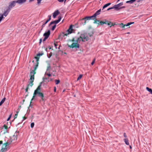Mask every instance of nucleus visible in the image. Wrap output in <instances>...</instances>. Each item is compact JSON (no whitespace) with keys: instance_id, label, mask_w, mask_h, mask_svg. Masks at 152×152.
Here are the masks:
<instances>
[{"instance_id":"nucleus-1","label":"nucleus","mask_w":152,"mask_h":152,"mask_svg":"<svg viewBox=\"0 0 152 152\" xmlns=\"http://www.w3.org/2000/svg\"><path fill=\"white\" fill-rule=\"evenodd\" d=\"M12 142V140H9L7 142L4 143L2 146L1 149V152H6L8 148V146L11 144Z\"/></svg>"},{"instance_id":"nucleus-2","label":"nucleus","mask_w":152,"mask_h":152,"mask_svg":"<svg viewBox=\"0 0 152 152\" xmlns=\"http://www.w3.org/2000/svg\"><path fill=\"white\" fill-rule=\"evenodd\" d=\"M37 94H38V96L39 97L41 98V99L40 100V102L42 101H44L45 100L44 96V95L41 92H39L36 93L35 94H34L32 98L31 99V101L30 102L29 107L31 106V101L32 100H33L35 98V97L36 96Z\"/></svg>"},{"instance_id":"nucleus-3","label":"nucleus","mask_w":152,"mask_h":152,"mask_svg":"<svg viewBox=\"0 0 152 152\" xmlns=\"http://www.w3.org/2000/svg\"><path fill=\"white\" fill-rule=\"evenodd\" d=\"M80 38L83 42H85V41H87L89 39L88 37L87 36L86 34H81L80 36Z\"/></svg>"},{"instance_id":"nucleus-4","label":"nucleus","mask_w":152,"mask_h":152,"mask_svg":"<svg viewBox=\"0 0 152 152\" xmlns=\"http://www.w3.org/2000/svg\"><path fill=\"white\" fill-rule=\"evenodd\" d=\"M61 16H59L58 17V19L57 20H55L51 22L49 24V26L50 27L51 25L55 24V25H56V24L58 23L61 20Z\"/></svg>"},{"instance_id":"nucleus-5","label":"nucleus","mask_w":152,"mask_h":152,"mask_svg":"<svg viewBox=\"0 0 152 152\" xmlns=\"http://www.w3.org/2000/svg\"><path fill=\"white\" fill-rule=\"evenodd\" d=\"M16 1H13L10 2L9 3V6L7 8L8 9H10V10L13 7H14L16 4V3H17L16 2Z\"/></svg>"},{"instance_id":"nucleus-6","label":"nucleus","mask_w":152,"mask_h":152,"mask_svg":"<svg viewBox=\"0 0 152 152\" xmlns=\"http://www.w3.org/2000/svg\"><path fill=\"white\" fill-rule=\"evenodd\" d=\"M73 25H71L70 26L69 28L67 30L66 32H67V34H71L74 31V30L73 29Z\"/></svg>"},{"instance_id":"nucleus-7","label":"nucleus","mask_w":152,"mask_h":152,"mask_svg":"<svg viewBox=\"0 0 152 152\" xmlns=\"http://www.w3.org/2000/svg\"><path fill=\"white\" fill-rule=\"evenodd\" d=\"M89 16H86L81 20L82 24L84 25L86 24V21L87 20H91Z\"/></svg>"},{"instance_id":"nucleus-8","label":"nucleus","mask_w":152,"mask_h":152,"mask_svg":"<svg viewBox=\"0 0 152 152\" xmlns=\"http://www.w3.org/2000/svg\"><path fill=\"white\" fill-rule=\"evenodd\" d=\"M36 72L34 71H31L30 72V80H34V75L36 74Z\"/></svg>"},{"instance_id":"nucleus-9","label":"nucleus","mask_w":152,"mask_h":152,"mask_svg":"<svg viewBox=\"0 0 152 152\" xmlns=\"http://www.w3.org/2000/svg\"><path fill=\"white\" fill-rule=\"evenodd\" d=\"M69 47L71 48H79V45L78 43H73L72 44L69 46Z\"/></svg>"},{"instance_id":"nucleus-10","label":"nucleus","mask_w":152,"mask_h":152,"mask_svg":"<svg viewBox=\"0 0 152 152\" xmlns=\"http://www.w3.org/2000/svg\"><path fill=\"white\" fill-rule=\"evenodd\" d=\"M34 58L36 59V64L35 65L34 67V70H32V71H36V70L39 64V58L38 57H35Z\"/></svg>"},{"instance_id":"nucleus-11","label":"nucleus","mask_w":152,"mask_h":152,"mask_svg":"<svg viewBox=\"0 0 152 152\" xmlns=\"http://www.w3.org/2000/svg\"><path fill=\"white\" fill-rule=\"evenodd\" d=\"M123 4V2H121L118 4L114 5V6L115 7V9L117 10H120V7L122 6Z\"/></svg>"},{"instance_id":"nucleus-12","label":"nucleus","mask_w":152,"mask_h":152,"mask_svg":"<svg viewBox=\"0 0 152 152\" xmlns=\"http://www.w3.org/2000/svg\"><path fill=\"white\" fill-rule=\"evenodd\" d=\"M48 19L43 24L42 26V28L41 30H42L43 28L45 26V25L47 24L50 20L51 19V15H49L48 16Z\"/></svg>"},{"instance_id":"nucleus-13","label":"nucleus","mask_w":152,"mask_h":152,"mask_svg":"<svg viewBox=\"0 0 152 152\" xmlns=\"http://www.w3.org/2000/svg\"><path fill=\"white\" fill-rule=\"evenodd\" d=\"M67 33H65V32H63L61 33L58 36V38L59 39H62L63 37L65 36H67L68 34H67Z\"/></svg>"},{"instance_id":"nucleus-14","label":"nucleus","mask_w":152,"mask_h":152,"mask_svg":"<svg viewBox=\"0 0 152 152\" xmlns=\"http://www.w3.org/2000/svg\"><path fill=\"white\" fill-rule=\"evenodd\" d=\"M42 83V82L40 83V84L38 86L37 89L35 90L34 94H35L37 93L40 92L39 91L40 90L41 85Z\"/></svg>"},{"instance_id":"nucleus-15","label":"nucleus","mask_w":152,"mask_h":152,"mask_svg":"<svg viewBox=\"0 0 152 152\" xmlns=\"http://www.w3.org/2000/svg\"><path fill=\"white\" fill-rule=\"evenodd\" d=\"M10 11V9H8V8H7V9L4 12L3 14H2V15H3L5 17H6L8 15Z\"/></svg>"},{"instance_id":"nucleus-16","label":"nucleus","mask_w":152,"mask_h":152,"mask_svg":"<svg viewBox=\"0 0 152 152\" xmlns=\"http://www.w3.org/2000/svg\"><path fill=\"white\" fill-rule=\"evenodd\" d=\"M50 34V31L48 30L47 32H45L43 34V36L45 37H46L48 38Z\"/></svg>"},{"instance_id":"nucleus-17","label":"nucleus","mask_w":152,"mask_h":152,"mask_svg":"<svg viewBox=\"0 0 152 152\" xmlns=\"http://www.w3.org/2000/svg\"><path fill=\"white\" fill-rule=\"evenodd\" d=\"M60 13L59 12L58 10H57L55 11L53 14V17L54 18H55L56 16L59 14Z\"/></svg>"},{"instance_id":"nucleus-18","label":"nucleus","mask_w":152,"mask_h":152,"mask_svg":"<svg viewBox=\"0 0 152 152\" xmlns=\"http://www.w3.org/2000/svg\"><path fill=\"white\" fill-rule=\"evenodd\" d=\"M27 0H17L16 1L17 3L20 4H22L26 2Z\"/></svg>"},{"instance_id":"nucleus-19","label":"nucleus","mask_w":152,"mask_h":152,"mask_svg":"<svg viewBox=\"0 0 152 152\" xmlns=\"http://www.w3.org/2000/svg\"><path fill=\"white\" fill-rule=\"evenodd\" d=\"M80 37H75V38H73L71 41L72 42H76V43H77L78 42L80 41Z\"/></svg>"},{"instance_id":"nucleus-20","label":"nucleus","mask_w":152,"mask_h":152,"mask_svg":"<svg viewBox=\"0 0 152 152\" xmlns=\"http://www.w3.org/2000/svg\"><path fill=\"white\" fill-rule=\"evenodd\" d=\"M101 11V9H100L98 10L97 11H96V12L94 14V16L96 17L97 15H99L100 14V12Z\"/></svg>"},{"instance_id":"nucleus-21","label":"nucleus","mask_w":152,"mask_h":152,"mask_svg":"<svg viewBox=\"0 0 152 152\" xmlns=\"http://www.w3.org/2000/svg\"><path fill=\"white\" fill-rule=\"evenodd\" d=\"M125 143L127 145H129V140L127 138H125L124 140Z\"/></svg>"},{"instance_id":"nucleus-22","label":"nucleus","mask_w":152,"mask_h":152,"mask_svg":"<svg viewBox=\"0 0 152 152\" xmlns=\"http://www.w3.org/2000/svg\"><path fill=\"white\" fill-rule=\"evenodd\" d=\"M111 4V3H109L105 4L103 7L102 10H103L104 9L107 7Z\"/></svg>"},{"instance_id":"nucleus-23","label":"nucleus","mask_w":152,"mask_h":152,"mask_svg":"<svg viewBox=\"0 0 152 152\" xmlns=\"http://www.w3.org/2000/svg\"><path fill=\"white\" fill-rule=\"evenodd\" d=\"M136 1L135 0H130L129 1H127L126 2V3H129L130 4H132L134 2Z\"/></svg>"},{"instance_id":"nucleus-24","label":"nucleus","mask_w":152,"mask_h":152,"mask_svg":"<svg viewBox=\"0 0 152 152\" xmlns=\"http://www.w3.org/2000/svg\"><path fill=\"white\" fill-rule=\"evenodd\" d=\"M6 99L5 97L0 102V106H1L4 102Z\"/></svg>"},{"instance_id":"nucleus-25","label":"nucleus","mask_w":152,"mask_h":152,"mask_svg":"<svg viewBox=\"0 0 152 152\" xmlns=\"http://www.w3.org/2000/svg\"><path fill=\"white\" fill-rule=\"evenodd\" d=\"M146 89L147 91H148L150 93L152 94V89L151 88H149L148 87H147L146 88Z\"/></svg>"},{"instance_id":"nucleus-26","label":"nucleus","mask_w":152,"mask_h":152,"mask_svg":"<svg viewBox=\"0 0 152 152\" xmlns=\"http://www.w3.org/2000/svg\"><path fill=\"white\" fill-rule=\"evenodd\" d=\"M118 25H119L120 27L122 28H124L125 26H126V25H124L123 23H121L118 24Z\"/></svg>"},{"instance_id":"nucleus-27","label":"nucleus","mask_w":152,"mask_h":152,"mask_svg":"<svg viewBox=\"0 0 152 152\" xmlns=\"http://www.w3.org/2000/svg\"><path fill=\"white\" fill-rule=\"evenodd\" d=\"M3 16V15H2V14H0V23L2 21L3 19L4 18Z\"/></svg>"},{"instance_id":"nucleus-28","label":"nucleus","mask_w":152,"mask_h":152,"mask_svg":"<svg viewBox=\"0 0 152 152\" xmlns=\"http://www.w3.org/2000/svg\"><path fill=\"white\" fill-rule=\"evenodd\" d=\"M34 81L33 80H30V82L29 83L30 85H29V86L31 87H32V86L33 85V82Z\"/></svg>"},{"instance_id":"nucleus-29","label":"nucleus","mask_w":152,"mask_h":152,"mask_svg":"<svg viewBox=\"0 0 152 152\" xmlns=\"http://www.w3.org/2000/svg\"><path fill=\"white\" fill-rule=\"evenodd\" d=\"M104 23H104V21H100L99 22V23H98V25H102L104 24Z\"/></svg>"},{"instance_id":"nucleus-30","label":"nucleus","mask_w":152,"mask_h":152,"mask_svg":"<svg viewBox=\"0 0 152 152\" xmlns=\"http://www.w3.org/2000/svg\"><path fill=\"white\" fill-rule=\"evenodd\" d=\"M100 21V20H97V19H96L94 22V23H96L98 24V23H99V22Z\"/></svg>"},{"instance_id":"nucleus-31","label":"nucleus","mask_w":152,"mask_h":152,"mask_svg":"<svg viewBox=\"0 0 152 152\" xmlns=\"http://www.w3.org/2000/svg\"><path fill=\"white\" fill-rule=\"evenodd\" d=\"M43 54V53H39L37 54V56H36L35 57H38L39 58V56H42Z\"/></svg>"},{"instance_id":"nucleus-32","label":"nucleus","mask_w":152,"mask_h":152,"mask_svg":"<svg viewBox=\"0 0 152 152\" xmlns=\"http://www.w3.org/2000/svg\"><path fill=\"white\" fill-rule=\"evenodd\" d=\"M55 82L56 84V85L58 84L60 82V80H55Z\"/></svg>"},{"instance_id":"nucleus-33","label":"nucleus","mask_w":152,"mask_h":152,"mask_svg":"<svg viewBox=\"0 0 152 152\" xmlns=\"http://www.w3.org/2000/svg\"><path fill=\"white\" fill-rule=\"evenodd\" d=\"M13 139H14V140H17V135H16V136L14 135L13 136L12 138H11V140H13Z\"/></svg>"},{"instance_id":"nucleus-34","label":"nucleus","mask_w":152,"mask_h":152,"mask_svg":"<svg viewBox=\"0 0 152 152\" xmlns=\"http://www.w3.org/2000/svg\"><path fill=\"white\" fill-rule=\"evenodd\" d=\"M134 22H130L126 24V26H129V25L134 23Z\"/></svg>"},{"instance_id":"nucleus-35","label":"nucleus","mask_w":152,"mask_h":152,"mask_svg":"<svg viewBox=\"0 0 152 152\" xmlns=\"http://www.w3.org/2000/svg\"><path fill=\"white\" fill-rule=\"evenodd\" d=\"M107 25L108 26H110V27H111L112 26H113L115 24H113L111 22H109L108 23Z\"/></svg>"},{"instance_id":"nucleus-36","label":"nucleus","mask_w":152,"mask_h":152,"mask_svg":"<svg viewBox=\"0 0 152 152\" xmlns=\"http://www.w3.org/2000/svg\"><path fill=\"white\" fill-rule=\"evenodd\" d=\"M82 76V75H80L77 78V81H78L81 79Z\"/></svg>"},{"instance_id":"nucleus-37","label":"nucleus","mask_w":152,"mask_h":152,"mask_svg":"<svg viewBox=\"0 0 152 152\" xmlns=\"http://www.w3.org/2000/svg\"><path fill=\"white\" fill-rule=\"evenodd\" d=\"M56 27V25H54L51 28V30L52 31H53L55 29Z\"/></svg>"},{"instance_id":"nucleus-38","label":"nucleus","mask_w":152,"mask_h":152,"mask_svg":"<svg viewBox=\"0 0 152 152\" xmlns=\"http://www.w3.org/2000/svg\"><path fill=\"white\" fill-rule=\"evenodd\" d=\"M3 128H4L6 130V131H7V129L8 128V127L6 125L4 124L3 126Z\"/></svg>"},{"instance_id":"nucleus-39","label":"nucleus","mask_w":152,"mask_h":152,"mask_svg":"<svg viewBox=\"0 0 152 152\" xmlns=\"http://www.w3.org/2000/svg\"><path fill=\"white\" fill-rule=\"evenodd\" d=\"M113 9H115V7H114V6L113 7H110V8H108L107 9V11H108V10H110Z\"/></svg>"},{"instance_id":"nucleus-40","label":"nucleus","mask_w":152,"mask_h":152,"mask_svg":"<svg viewBox=\"0 0 152 152\" xmlns=\"http://www.w3.org/2000/svg\"><path fill=\"white\" fill-rule=\"evenodd\" d=\"M34 122H33V123H31V128H33L34 126Z\"/></svg>"},{"instance_id":"nucleus-41","label":"nucleus","mask_w":152,"mask_h":152,"mask_svg":"<svg viewBox=\"0 0 152 152\" xmlns=\"http://www.w3.org/2000/svg\"><path fill=\"white\" fill-rule=\"evenodd\" d=\"M52 53L50 52V53L49 56H48V55H47L48 57L49 58H50L51 57V56H52Z\"/></svg>"},{"instance_id":"nucleus-42","label":"nucleus","mask_w":152,"mask_h":152,"mask_svg":"<svg viewBox=\"0 0 152 152\" xmlns=\"http://www.w3.org/2000/svg\"><path fill=\"white\" fill-rule=\"evenodd\" d=\"M18 112H17V113L16 114H15V116H14V119H15V118H17V115H18Z\"/></svg>"},{"instance_id":"nucleus-43","label":"nucleus","mask_w":152,"mask_h":152,"mask_svg":"<svg viewBox=\"0 0 152 152\" xmlns=\"http://www.w3.org/2000/svg\"><path fill=\"white\" fill-rule=\"evenodd\" d=\"M48 78H47V77H43V80L44 81H45V80H48Z\"/></svg>"},{"instance_id":"nucleus-44","label":"nucleus","mask_w":152,"mask_h":152,"mask_svg":"<svg viewBox=\"0 0 152 152\" xmlns=\"http://www.w3.org/2000/svg\"><path fill=\"white\" fill-rule=\"evenodd\" d=\"M50 68V66H49L47 67V71H48V70H49Z\"/></svg>"},{"instance_id":"nucleus-45","label":"nucleus","mask_w":152,"mask_h":152,"mask_svg":"<svg viewBox=\"0 0 152 152\" xmlns=\"http://www.w3.org/2000/svg\"><path fill=\"white\" fill-rule=\"evenodd\" d=\"M89 17H90V18L91 19L92 18H95L96 17L95 16H94V14L92 16H89Z\"/></svg>"},{"instance_id":"nucleus-46","label":"nucleus","mask_w":152,"mask_h":152,"mask_svg":"<svg viewBox=\"0 0 152 152\" xmlns=\"http://www.w3.org/2000/svg\"><path fill=\"white\" fill-rule=\"evenodd\" d=\"M53 80V79L52 78H50V79L48 78V82H49V81H52Z\"/></svg>"},{"instance_id":"nucleus-47","label":"nucleus","mask_w":152,"mask_h":152,"mask_svg":"<svg viewBox=\"0 0 152 152\" xmlns=\"http://www.w3.org/2000/svg\"><path fill=\"white\" fill-rule=\"evenodd\" d=\"M45 75H46L48 76L49 77H50L51 76V75L50 73H45Z\"/></svg>"},{"instance_id":"nucleus-48","label":"nucleus","mask_w":152,"mask_h":152,"mask_svg":"<svg viewBox=\"0 0 152 152\" xmlns=\"http://www.w3.org/2000/svg\"><path fill=\"white\" fill-rule=\"evenodd\" d=\"M48 38L46 37H45L43 39V42H44Z\"/></svg>"},{"instance_id":"nucleus-49","label":"nucleus","mask_w":152,"mask_h":152,"mask_svg":"<svg viewBox=\"0 0 152 152\" xmlns=\"http://www.w3.org/2000/svg\"><path fill=\"white\" fill-rule=\"evenodd\" d=\"M95 59H94L91 62V65H93L95 63Z\"/></svg>"},{"instance_id":"nucleus-50","label":"nucleus","mask_w":152,"mask_h":152,"mask_svg":"<svg viewBox=\"0 0 152 152\" xmlns=\"http://www.w3.org/2000/svg\"><path fill=\"white\" fill-rule=\"evenodd\" d=\"M42 39H41V38L40 39H39V45H40V44H41V43L42 42Z\"/></svg>"},{"instance_id":"nucleus-51","label":"nucleus","mask_w":152,"mask_h":152,"mask_svg":"<svg viewBox=\"0 0 152 152\" xmlns=\"http://www.w3.org/2000/svg\"><path fill=\"white\" fill-rule=\"evenodd\" d=\"M38 4H39L41 3V1L42 0H37Z\"/></svg>"},{"instance_id":"nucleus-52","label":"nucleus","mask_w":152,"mask_h":152,"mask_svg":"<svg viewBox=\"0 0 152 152\" xmlns=\"http://www.w3.org/2000/svg\"><path fill=\"white\" fill-rule=\"evenodd\" d=\"M105 20V21L104 22V23H104V24H107L109 22L107 21H106V20Z\"/></svg>"},{"instance_id":"nucleus-53","label":"nucleus","mask_w":152,"mask_h":152,"mask_svg":"<svg viewBox=\"0 0 152 152\" xmlns=\"http://www.w3.org/2000/svg\"><path fill=\"white\" fill-rule=\"evenodd\" d=\"M124 137H125V138H126L127 136L126 135V133H124Z\"/></svg>"},{"instance_id":"nucleus-54","label":"nucleus","mask_w":152,"mask_h":152,"mask_svg":"<svg viewBox=\"0 0 152 152\" xmlns=\"http://www.w3.org/2000/svg\"><path fill=\"white\" fill-rule=\"evenodd\" d=\"M58 1L60 2H63L64 0H57Z\"/></svg>"},{"instance_id":"nucleus-55","label":"nucleus","mask_w":152,"mask_h":152,"mask_svg":"<svg viewBox=\"0 0 152 152\" xmlns=\"http://www.w3.org/2000/svg\"><path fill=\"white\" fill-rule=\"evenodd\" d=\"M126 8V7L125 6H124L121 7H120V10L121 9H123V8Z\"/></svg>"},{"instance_id":"nucleus-56","label":"nucleus","mask_w":152,"mask_h":152,"mask_svg":"<svg viewBox=\"0 0 152 152\" xmlns=\"http://www.w3.org/2000/svg\"><path fill=\"white\" fill-rule=\"evenodd\" d=\"M29 85H30V84H29L28 85L26 89H27L28 90L29 89Z\"/></svg>"},{"instance_id":"nucleus-57","label":"nucleus","mask_w":152,"mask_h":152,"mask_svg":"<svg viewBox=\"0 0 152 152\" xmlns=\"http://www.w3.org/2000/svg\"><path fill=\"white\" fill-rule=\"evenodd\" d=\"M54 91L55 92H56V87H54Z\"/></svg>"},{"instance_id":"nucleus-58","label":"nucleus","mask_w":152,"mask_h":152,"mask_svg":"<svg viewBox=\"0 0 152 152\" xmlns=\"http://www.w3.org/2000/svg\"><path fill=\"white\" fill-rule=\"evenodd\" d=\"M93 34V33H92L91 34H90L89 33V34H89V36L90 37H91V36H92V35Z\"/></svg>"},{"instance_id":"nucleus-59","label":"nucleus","mask_w":152,"mask_h":152,"mask_svg":"<svg viewBox=\"0 0 152 152\" xmlns=\"http://www.w3.org/2000/svg\"><path fill=\"white\" fill-rule=\"evenodd\" d=\"M34 0H29V2H32V1H34Z\"/></svg>"},{"instance_id":"nucleus-60","label":"nucleus","mask_w":152,"mask_h":152,"mask_svg":"<svg viewBox=\"0 0 152 152\" xmlns=\"http://www.w3.org/2000/svg\"><path fill=\"white\" fill-rule=\"evenodd\" d=\"M10 117H8V118H7V121H9L10 120Z\"/></svg>"},{"instance_id":"nucleus-61","label":"nucleus","mask_w":152,"mask_h":152,"mask_svg":"<svg viewBox=\"0 0 152 152\" xmlns=\"http://www.w3.org/2000/svg\"><path fill=\"white\" fill-rule=\"evenodd\" d=\"M28 90L27 89H25L26 92H27L28 91Z\"/></svg>"},{"instance_id":"nucleus-62","label":"nucleus","mask_w":152,"mask_h":152,"mask_svg":"<svg viewBox=\"0 0 152 152\" xmlns=\"http://www.w3.org/2000/svg\"><path fill=\"white\" fill-rule=\"evenodd\" d=\"M26 119V118L25 117H23V120H25Z\"/></svg>"},{"instance_id":"nucleus-63","label":"nucleus","mask_w":152,"mask_h":152,"mask_svg":"<svg viewBox=\"0 0 152 152\" xmlns=\"http://www.w3.org/2000/svg\"><path fill=\"white\" fill-rule=\"evenodd\" d=\"M56 46H57V45L55 43L54 44V46H55V47H56Z\"/></svg>"},{"instance_id":"nucleus-64","label":"nucleus","mask_w":152,"mask_h":152,"mask_svg":"<svg viewBox=\"0 0 152 152\" xmlns=\"http://www.w3.org/2000/svg\"><path fill=\"white\" fill-rule=\"evenodd\" d=\"M11 115H10L9 117H10V118L11 117Z\"/></svg>"}]
</instances>
